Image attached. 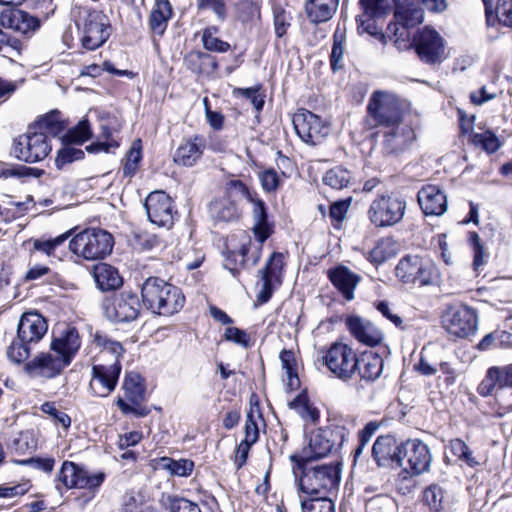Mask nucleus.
Here are the masks:
<instances>
[{"label": "nucleus", "mask_w": 512, "mask_h": 512, "mask_svg": "<svg viewBox=\"0 0 512 512\" xmlns=\"http://www.w3.org/2000/svg\"><path fill=\"white\" fill-rule=\"evenodd\" d=\"M248 202L251 204L253 221L251 230L257 244H253L250 236L243 231L238 235L231 236L229 242L232 249L227 248L224 267L231 271L234 276L238 273L240 267L254 266L258 263L263 243L274 232V224L269 221L267 205L264 200L256 194Z\"/></svg>", "instance_id": "f257e3e1"}, {"label": "nucleus", "mask_w": 512, "mask_h": 512, "mask_svg": "<svg viewBox=\"0 0 512 512\" xmlns=\"http://www.w3.org/2000/svg\"><path fill=\"white\" fill-rule=\"evenodd\" d=\"M141 296L144 306L162 316L177 313L185 303V297L178 287L158 277L144 281Z\"/></svg>", "instance_id": "f03ea898"}, {"label": "nucleus", "mask_w": 512, "mask_h": 512, "mask_svg": "<svg viewBox=\"0 0 512 512\" xmlns=\"http://www.w3.org/2000/svg\"><path fill=\"white\" fill-rule=\"evenodd\" d=\"M38 125L45 132H29L16 140L13 152L19 160L35 163L45 159L51 152L47 134L57 135L63 130L54 115L45 116L39 120Z\"/></svg>", "instance_id": "7ed1b4c3"}, {"label": "nucleus", "mask_w": 512, "mask_h": 512, "mask_svg": "<svg viewBox=\"0 0 512 512\" xmlns=\"http://www.w3.org/2000/svg\"><path fill=\"white\" fill-rule=\"evenodd\" d=\"M48 329L45 318L38 312L24 313L18 323L17 337L8 347L7 355L15 363L28 359L32 344L38 343Z\"/></svg>", "instance_id": "20e7f679"}, {"label": "nucleus", "mask_w": 512, "mask_h": 512, "mask_svg": "<svg viewBox=\"0 0 512 512\" xmlns=\"http://www.w3.org/2000/svg\"><path fill=\"white\" fill-rule=\"evenodd\" d=\"M293 462L296 463L293 468L294 474L297 475V469L301 471L299 484L303 493L312 497L326 496L329 491L338 486L340 474L335 466H312L310 462H304L302 458Z\"/></svg>", "instance_id": "39448f33"}, {"label": "nucleus", "mask_w": 512, "mask_h": 512, "mask_svg": "<svg viewBox=\"0 0 512 512\" xmlns=\"http://www.w3.org/2000/svg\"><path fill=\"white\" fill-rule=\"evenodd\" d=\"M113 246V236L98 228L84 229L71 238L68 244L69 250L85 261L103 260L111 254Z\"/></svg>", "instance_id": "423d86ee"}, {"label": "nucleus", "mask_w": 512, "mask_h": 512, "mask_svg": "<svg viewBox=\"0 0 512 512\" xmlns=\"http://www.w3.org/2000/svg\"><path fill=\"white\" fill-rule=\"evenodd\" d=\"M367 123L371 127L388 128L403 121V110L397 96L385 91H375L367 105Z\"/></svg>", "instance_id": "0eeeda50"}, {"label": "nucleus", "mask_w": 512, "mask_h": 512, "mask_svg": "<svg viewBox=\"0 0 512 512\" xmlns=\"http://www.w3.org/2000/svg\"><path fill=\"white\" fill-rule=\"evenodd\" d=\"M348 434V430L339 424L319 429L311 434L308 449L304 450V455H291L290 459L298 461L299 458H302L304 462H311L313 459L325 457L333 449L340 448Z\"/></svg>", "instance_id": "6e6552de"}, {"label": "nucleus", "mask_w": 512, "mask_h": 512, "mask_svg": "<svg viewBox=\"0 0 512 512\" xmlns=\"http://www.w3.org/2000/svg\"><path fill=\"white\" fill-rule=\"evenodd\" d=\"M406 211V201L393 194L379 195L370 204L367 216L377 228L391 227L399 223Z\"/></svg>", "instance_id": "1a4fd4ad"}, {"label": "nucleus", "mask_w": 512, "mask_h": 512, "mask_svg": "<svg viewBox=\"0 0 512 512\" xmlns=\"http://www.w3.org/2000/svg\"><path fill=\"white\" fill-rule=\"evenodd\" d=\"M321 353L323 365L335 377L347 381L356 373L357 353L350 345L336 341Z\"/></svg>", "instance_id": "9d476101"}, {"label": "nucleus", "mask_w": 512, "mask_h": 512, "mask_svg": "<svg viewBox=\"0 0 512 512\" xmlns=\"http://www.w3.org/2000/svg\"><path fill=\"white\" fill-rule=\"evenodd\" d=\"M396 277L405 284L426 286L433 284L438 272L434 263L418 255L403 257L395 268Z\"/></svg>", "instance_id": "9b49d317"}, {"label": "nucleus", "mask_w": 512, "mask_h": 512, "mask_svg": "<svg viewBox=\"0 0 512 512\" xmlns=\"http://www.w3.org/2000/svg\"><path fill=\"white\" fill-rule=\"evenodd\" d=\"M423 10L415 0H399L396 2L394 18L395 23L388 25V31L392 32L395 44L398 48L408 47V29L415 27L423 21Z\"/></svg>", "instance_id": "f8f14e48"}, {"label": "nucleus", "mask_w": 512, "mask_h": 512, "mask_svg": "<svg viewBox=\"0 0 512 512\" xmlns=\"http://www.w3.org/2000/svg\"><path fill=\"white\" fill-rule=\"evenodd\" d=\"M442 325L452 336L458 338L469 337L477 331V311L467 305L451 306L442 315Z\"/></svg>", "instance_id": "ddd939ff"}, {"label": "nucleus", "mask_w": 512, "mask_h": 512, "mask_svg": "<svg viewBox=\"0 0 512 512\" xmlns=\"http://www.w3.org/2000/svg\"><path fill=\"white\" fill-rule=\"evenodd\" d=\"M105 479L103 472L90 473L83 466L71 461H64L57 475V481L66 489H89L99 488Z\"/></svg>", "instance_id": "4468645a"}, {"label": "nucleus", "mask_w": 512, "mask_h": 512, "mask_svg": "<svg viewBox=\"0 0 512 512\" xmlns=\"http://www.w3.org/2000/svg\"><path fill=\"white\" fill-rule=\"evenodd\" d=\"M125 399L118 398L116 404L124 414H133L141 418L149 414L150 410L142 405L144 400V387L141 384V377L138 373L126 374L123 382Z\"/></svg>", "instance_id": "2eb2a0df"}, {"label": "nucleus", "mask_w": 512, "mask_h": 512, "mask_svg": "<svg viewBox=\"0 0 512 512\" xmlns=\"http://www.w3.org/2000/svg\"><path fill=\"white\" fill-rule=\"evenodd\" d=\"M293 125L301 140L311 145H317L322 142L330 132L327 122L305 109L300 110L294 115Z\"/></svg>", "instance_id": "dca6fc26"}, {"label": "nucleus", "mask_w": 512, "mask_h": 512, "mask_svg": "<svg viewBox=\"0 0 512 512\" xmlns=\"http://www.w3.org/2000/svg\"><path fill=\"white\" fill-rule=\"evenodd\" d=\"M144 207L152 224L167 229L173 226L177 212L173 200L164 191L151 192L146 197Z\"/></svg>", "instance_id": "f3484780"}, {"label": "nucleus", "mask_w": 512, "mask_h": 512, "mask_svg": "<svg viewBox=\"0 0 512 512\" xmlns=\"http://www.w3.org/2000/svg\"><path fill=\"white\" fill-rule=\"evenodd\" d=\"M284 267V255L274 252L268 259L265 267L259 270L260 282L257 300L260 303H266L272 297L274 290L282 283Z\"/></svg>", "instance_id": "a211bd4d"}, {"label": "nucleus", "mask_w": 512, "mask_h": 512, "mask_svg": "<svg viewBox=\"0 0 512 512\" xmlns=\"http://www.w3.org/2000/svg\"><path fill=\"white\" fill-rule=\"evenodd\" d=\"M109 21L102 12L91 11L83 26L82 46L87 50H95L102 46L109 38Z\"/></svg>", "instance_id": "6ab92c4d"}, {"label": "nucleus", "mask_w": 512, "mask_h": 512, "mask_svg": "<svg viewBox=\"0 0 512 512\" xmlns=\"http://www.w3.org/2000/svg\"><path fill=\"white\" fill-rule=\"evenodd\" d=\"M402 464L399 466L414 474L426 472L432 462L429 447L418 439L408 440L401 446Z\"/></svg>", "instance_id": "aec40b11"}, {"label": "nucleus", "mask_w": 512, "mask_h": 512, "mask_svg": "<svg viewBox=\"0 0 512 512\" xmlns=\"http://www.w3.org/2000/svg\"><path fill=\"white\" fill-rule=\"evenodd\" d=\"M140 307V301L136 294L123 291L106 305L105 314L112 321L130 322L138 317Z\"/></svg>", "instance_id": "412c9836"}, {"label": "nucleus", "mask_w": 512, "mask_h": 512, "mask_svg": "<svg viewBox=\"0 0 512 512\" xmlns=\"http://www.w3.org/2000/svg\"><path fill=\"white\" fill-rule=\"evenodd\" d=\"M121 363L114 360L109 365L96 364L92 367V378L90 388L92 392L100 397L108 396L116 387L120 373Z\"/></svg>", "instance_id": "4be33fe9"}, {"label": "nucleus", "mask_w": 512, "mask_h": 512, "mask_svg": "<svg viewBox=\"0 0 512 512\" xmlns=\"http://www.w3.org/2000/svg\"><path fill=\"white\" fill-rule=\"evenodd\" d=\"M68 365V362L62 356L50 349L49 352L40 353L27 362L25 371L31 376L54 378Z\"/></svg>", "instance_id": "5701e85b"}, {"label": "nucleus", "mask_w": 512, "mask_h": 512, "mask_svg": "<svg viewBox=\"0 0 512 512\" xmlns=\"http://www.w3.org/2000/svg\"><path fill=\"white\" fill-rule=\"evenodd\" d=\"M416 52L420 59L428 64L441 62L445 58L442 37L431 28L425 27L417 40Z\"/></svg>", "instance_id": "b1692460"}, {"label": "nucleus", "mask_w": 512, "mask_h": 512, "mask_svg": "<svg viewBox=\"0 0 512 512\" xmlns=\"http://www.w3.org/2000/svg\"><path fill=\"white\" fill-rule=\"evenodd\" d=\"M345 326L350 334L361 344L376 346L383 340V334L372 322L357 315H349Z\"/></svg>", "instance_id": "393cba45"}, {"label": "nucleus", "mask_w": 512, "mask_h": 512, "mask_svg": "<svg viewBox=\"0 0 512 512\" xmlns=\"http://www.w3.org/2000/svg\"><path fill=\"white\" fill-rule=\"evenodd\" d=\"M81 343L78 330L75 327L66 326L63 330L54 334L50 348L70 364L78 353Z\"/></svg>", "instance_id": "a878e982"}, {"label": "nucleus", "mask_w": 512, "mask_h": 512, "mask_svg": "<svg viewBox=\"0 0 512 512\" xmlns=\"http://www.w3.org/2000/svg\"><path fill=\"white\" fill-rule=\"evenodd\" d=\"M417 200L426 216H441L447 210V197L437 185H424L418 191Z\"/></svg>", "instance_id": "bb28decb"}, {"label": "nucleus", "mask_w": 512, "mask_h": 512, "mask_svg": "<svg viewBox=\"0 0 512 512\" xmlns=\"http://www.w3.org/2000/svg\"><path fill=\"white\" fill-rule=\"evenodd\" d=\"M206 148V139L203 135H193L183 139L174 153V162L184 167H193L201 159Z\"/></svg>", "instance_id": "cd10ccee"}, {"label": "nucleus", "mask_w": 512, "mask_h": 512, "mask_svg": "<svg viewBox=\"0 0 512 512\" xmlns=\"http://www.w3.org/2000/svg\"><path fill=\"white\" fill-rule=\"evenodd\" d=\"M383 149L386 153L395 154L404 151L415 139L414 130L403 121L392 127L385 128Z\"/></svg>", "instance_id": "c85d7f7f"}, {"label": "nucleus", "mask_w": 512, "mask_h": 512, "mask_svg": "<svg viewBox=\"0 0 512 512\" xmlns=\"http://www.w3.org/2000/svg\"><path fill=\"white\" fill-rule=\"evenodd\" d=\"M372 457L379 467L388 466L393 462L402 464L401 446L391 435L379 436L372 446Z\"/></svg>", "instance_id": "c756f323"}, {"label": "nucleus", "mask_w": 512, "mask_h": 512, "mask_svg": "<svg viewBox=\"0 0 512 512\" xmlns=\"http://www.w3.org/2000/svg\"><path fill=\"white\" fill-rule=\"evenodd\" d=\"M0 24L4 28L28 35L39 29L40 20L23 10L14 9L0 14Z\"/></svg>", "instance_id": "7c9ffc66"}, {"label": "nucleus", "mask_w": 512, "mask_h": 512, "mask_svg": "<svg viewBox=\"0 0 512 512\" xmlns=\"http://www.w3.org/2000/svg\"><path fill=\"white\" fill-rule=\"evenodd\" d=\"M482 385V395H490L505 387L512 389V364L489 368Z\"/></svg>", "instance_id": "2f4dec72"}, {"label": "nucleus", "mask_w": 512, "mask_h": 512, "mask_svg": "<svg viewBox=\"0 0 512 512\" xmlns=\"http://www.w3.org/2000/svg\"><path fill=\"white\" fill-rule=\"evenodd\" d=\"M328 277L332 284L343 294L348 301L354 298V289L360 278L347 267L338 266L328 271Z\"/></svg>", "instance_id": "473e14b6"}, {"label": "nucleus", "mask_w": 512, "mask_h": 512, "mask_svg": "<svg viewBox=\"0 0 512 512\" xmlns=\"http://www.w3.org/2000/svg\"><path fill=\"white\" fill-rule=\"evenodd\" d=\"M188 70L198 75H212L218 69L217 59L205 52L191 51L184 58Z\"/></svg>", "instance_id": "72a5a7b5"}, {"label": "nucleus", "mask_w": 512, "mask_h": 512, "mask_svg": "<svg viewBox=\"0 0 512 512\" xmlns=\"http://www.w3.org/2000/svg\"><path fill=\"white\" fill-rule=\"evenodd\" d=\"M172 14V6L168 0H156L149 16V27L154 35L164 34Z\"/></svg>", "instance_id": "f704fd0d"}, {"label": "nucleus", "mask_w": 512, "mask_h": 512, "mask_svg": "<svg viewBox=\"0 0 512 512\" xmlns=\"http://www.w3.org/2000/svg\"><path fill=\"white\" fill-rule=\"evenodd\" d=\"M398 252V245L391 237H384L377 241L375 246L364 254L373 265L378 266L394 257Z\"/></svg>", "instance_id": "c9c22d12"}, {"label": "nucleus", "mask_w": 512, "mask_h": 512, "mask_svg": "<svg viewBox=\"0 0 512 512\" xmlns=\"http://www.w3.org/2000/svg\"><path fill=\"white\" fill-rule=\"evenodd\" d=\"M383 368V359L376 353L366 352L357 357L356 372L362 379L371 381L377 379Z\"/></svg>", "instance_id": "e433bc0d"}, {"label": "nucleus", "mask_w": 512, "mask_h": 512, "mask_svg": "<svg viewBox=\"0 0 512 512\" xmlns=\"http://www.w3.org/2000/svg\"><path fill=\"white\" fill-rule=\"evenodd\" d=\"M485 5L486 24L488 27L501 24L512 27V0H499L496 10L493 11L490 5L482 0Z\"/></svg>", "instance_id": "4c0bfd02"}, {"label": "nucleus", "mask_w": 512, "mask_h": 512, "mask_svg": "<svg viewBox=\"0 0 512 512\" xmlns=\"http://www.w3.org/2000/svg\"><path fill=\"white\" fill-rule=\"evenodd\" d=\"M360 5L364 11L363 16H359L357 21L359 22V26L366 32L372 34V25L371 23H367L363 19V17L371 18H381L384 17L389 9V1L388 0H360Z\"/></svg>", "instance_id": "58836bf2"}, {"label": "nucleus", "mask_w": 512, "mask_h": 512, "mask_svg": "<svg viewBox=\"0 0 512 512\" xmlns=\"http://www.w3.org/2000/svg\"><path fill=\"white\" fill-rule=\"evenodd\" d=\"M211 217L217 222H233L238 220L239 212L230 198H221L211 202L209 206Z\"/></svg>", "instance_id": "ea45409f"}, {"label": "nucleus", "mask_w": 512, "mask_h": 512, "mask_svg": "<svg viewBox=\"0 0 512 512\" xmlns=\"http://www.w3.org/2000/svg\"><path fill=\"white\" fill-rule=\"evenodd\" d=\"M94 279L97 286L102 291L116 289L122 284V279L118 271L114 267L104 263L95 266Z\"/></svg>", "instance_id": "a19ab883"}, {"label": "nucleus", "mask_w": 512, "mask_h": 512, "mask_svg": "<svg viewBox=\"0 0 512 512\" xmlns=\"http://www.w3.org/2000/svg\"><path fill=\"white\" fill-rule=\"evenodd\" d=\"M70 236L71 230L51 239H37L34 241L33 247L35 250L45 253L48 257L61 259L63 251L59 250L60 248L64 247L65 242Z\"/></svg>", "instance_id": "79ce46f5"}, {"label": "nucleus", "mask_w": 512, "mask_h": 512, "mask_svg": "<svg viewBox=\"0 0 512 512\" xmlns=\"http://www.w3.org/2000/svg\"><path fill=\"white\" fill-rule=\"evenodd\" d=\"M219 31L216 26H208L202 31L201 42L204 49L213 53H226L230 50L231 45L220 39Z\"/></svg>", "instance_id": "37998d69"}, {"label": "nucleus", "mask_w": 512, "mask_h": 512, "mask_svg": "<svg viewBox=\"0 0 512 512\" xmlns=\"http://www.w3.org/2000/svg\"><path fill=\"white\" fill-rule=\"evenodd\" d=\"M158 468L168 471L172 476L187 477L194 469V462L190 459L174 460L162 457L157 462Z\"/></svg>", "instance_id": "c03bdc74"}, {"label": "nucleus", "mask_w": 512, "mask_h": 512, "mask_svg": "<svg viewBox=\"0 0 512 512\" xmlns=\"http://www.w3.org/2000/svg\"><path fill=\"white\" fill-rule=\"evenodd\" d=\"M305 10L308 19L313 23L326 22L332 18L336 9L329 6L327 3L318 2L316 0H307Z\"/></svg>", "instance_id": "a18cd8bd"}, {"label": "nucleus", "mask_w": 512, "mask_h": 512, "mask_svg": "<svg viewBox=\"0 0 512 512\" xmlns=\"http://www.w3.org/2000/svg\"><path fill=\"white\" fill-rule=\"evenodd\" d=\"M280 361L282 369L285 371L286 384L289 390H294L299 387L300 380L296 372V361L294 352L291 350H282L280 353Z\"/></svg>", "instance_id": "49530a36"}, {"label": "nucleus", "mask_w": 512, "mask_h": 512, "mask_svg": "<svg viewBox=\"0 0 512 512\" xmlns=\"http://www.w3.org/2000/svg\"><path fill=\"white\" fill-rule=\"evenodd\" d=\"M351 179L350 172L342 167H335L328 170L323 176V183L333 189H343L347 187Z\"/></svg>", "instance_id": "de8ad7c7"}, {"label": "nucleus", "mask_w": 512, "mask_h": 512, "mask_svg": "<svg viewBox=\"0 0 512 512\" xmlns=\"http://www.w3.org/2000/svg\"><path fill=\"white\" fill-rule=\"evenodd\" d=\"M446 458H449V454L456 457L459 460L466 462L470 467H474L478 462L471 457V451L466 443L460 439H453L449 442L446 447Z\"/></svg>", "instance_id": "09e8293b"}, {"label": "nucleus", "mask_w": 512, "mask_h": 512, "mask_svg": "<svg viewBox=\"0 0 512 512\" xmlns=\"http://www.w3.org/2000/svg\"><path fill=\"white\" fill-rule=\"evenodd\" d=\"M422 501L426 506H428L430 511H440L443 508L444 503L443 489L437 484L428 486L422 493Z\"/></svg>", "instance_id": "8fccbe9b"}, {"label": "nucleus", "mask_w": 512, "mask_h": 512, "mask_svg": "<svg viewBox=\"0 0 512 512\" xmlns=\"http://www.w3.org/2000/svg\"><path fill=\"white\" fill-rule=\"evenodd\" d=\"M301 507L303 512H336L334 503L327 496L301 499Z\"/></svg>", "instance_id": "3c124183"}, {"label": "nucleus", "mask_w": 512, "mask_h": 512, "mask_svg": "<svg viewBox=\"0 0 512 512\" xmlns=\"http://www.w3.org/2000/svg\"><path fill=\"white\" fill-rule=\"evenodd\" d=\"M142 159V143L140 139L133 141L123 167V173L126 176H132Z\"/></svg>", "instance_id": "603ef678"}, {"label": "nucleus", "mask_w": 512, "mask_h": 512, "mask_svg": "<svg viewBox=\"0 0 512 512\" xmlns=\"http://www.w3.org/2000/svg\"><path fill=\"white\" fill-rule=\"evenodd\" d=\"M94 343L98 347L102 348V354H112L114 356V360H119L124 351L120 342L114 341L110 339L107 335L98 331L94 334Z\"/></svg>", "instance_id": "864d4df0"}, {"label": "nucleus", "mask_w": 512, "mask_h": 512, "mask_svg": "<svg viewBox=\"0 0 512 512\" xmlns=\"http://www.w3.org/2000/svg\"><path fill=\"white\" fill-rule=\"evenodd\" d=\"M458 116L460 122V130L463 136L468 137V141L473 143L475 146L480 145V136L476 133H473L474 122L476 119V115H467L464 110L458 109Z\"/></svg>", "instance_id": "5fc2aeb1"}, {"label": "nucleus", "mask_w": 512, "mask_h": 512, "mask_svg": "<svg viewBox=\"0 0 512 512\" xmlns=\"http://www.w3.org/2000/svg\"><path fill=\"white\" fill-rule=\"evenodd\" d=\"M91 136L90 126L87 120L80 121L74 128L70 129L64 136L67 143L82 144Z\"/></svg>", "instance_id": "6e6d98bb"}, {"label": "nucleus", "mask_w": 512, "mask_h": 512, "mask_svg": "<svg viewBox=\"0 0 512 512\" xmlns=\"http://www.w3.org/2000/svg\"><path fill=\"white\" fill-rule=\"evenodd\" d=\"M36 445L37 443L30 431L20 432L12 443L14 450L19 454L32 452L36 448Z\"/></svg>", "instance_id": "4d7b16f0"}, {"label": "nucleus", "mask_w": 512, "mask_h": 512, "mask_svg": "<svg viewBox=\"0 0 512 512\" xmlns=\"http://www.w3.org/2000/svg\"><path fill=\"white\" fill-rule=\"evenodd\" d=\"M366 512H394V501L387 495H377L366 502Z\"/></svg>", "instance_id": "13d9d810"}, {"label": "nucleus", "mask_w": 512, "mask_h": 512, "mask_svg": "<svg viewBox=\"0 0 512 512\" xmlns=\"http://www.w3.org/2000/svg\"><path fill=\"white\" fill-rule=\"evenodd\" d=\"M503 143L504 139L498 137L492 130L482 131V150L487 154H495Z\"/></svg>", "instance_id": "bf43d9fd"}, {"label": "nucleus", "mask_w": 512, "mask_h": 512, "mask_svg": "<svg viewBox=\"0 0 512 512\" xmlns=\"http://www.w3.org/2000/svg\"><path fill=\"white\" fill-rule=\"evenodd\" d=\"M170 512H201L199 506L185 498L169 497L167 499Z\"/></svg>", "instance_id": "052dcab7"}, {"label": "nucleus", "mask_w": 512, "mask_h": 512, "mask_svg": "<svg viewBox=\"0 0 512 512\" xmlns=\"http://www.w3.org/2000/svg\"><path fill=\"white\" fill-rule=\"evenodd\" d=\"M197 7L200 10H211L221 21L225 20L227 10L224 0H197Z\"/></svg>", "instance_id": "680f3d73"}, {"label": "nucleus", "mask_w": 512, "mask_h": 512, "mask_svg": "<svg viewBox=\"0 0 512 512\" xmlns=\"http://www.w3.org/2000/svg\"><path fill=\"white\" fill-rule=\"evenodd\" d=\"M259 179L264 191L275 192L280 186L281 180L274 169H268L260 173Z\"/></svg>", "instance_id": "e2e57ef3"}, {"label": "nucleus", "mask_w": 512, "mask_h": 512, "mask_svg": "<svg viewBox=\"0 0 512 512\" xmlns=\"http://www.w3.org/2000/svg\"><path fill=\"white\" fill-rule=\"evenodd\" d=\"M227 193L230 197L241 196L250 201L257 193L250 191L249 188L240 180H231L226 185Z\"/></svg>", "instance_id": "0e129e2a"}, {"label": "nucleus", "mask_w": 512, "mask_h": 512, "mask_svg": "<svg viewBox=\"0 0 512 512\" xmlns=\"http://www.w3.org/2000/svg\"><path fill=\"white\" fill-rule=\"evenodd\" d=\"M41 411L50 415L57 423L61 424L64 428H68L71 424L70 417L62 411H59L55 404L52 402H45L41 405Z\"/></svg>", "instance_id": "69168bd1"}, {"label": "nucleus", "mask_w": 512, "mask_h": 512, "mask_svg": "<svg viewBox=\"0 0 512 512\" xmlns=\"http://www.w3.org/2000/svg\"><path fill=\"white\" fill-rule=\"evenodd\" d=\"M224 339L242 347H248L250 345L249 335L244 330L237 327H227L224 332Z\"/></svg>", "instance_id": "338daca9"}, {"label": "nucleus", "mask_w": 512, "mask_h": 512, "mask_svg": "<svg viewBox=\"0 0 512 512\" xmlns=\"http://www.w3.org/2000/svg\"><path fill=\"white\" fill-rule=\"evenodd\" d=\"M84 157V152L81 149L66 146L62 148L57 155L56 163L60 167L66 163H70L74 160H79Z\"/></svg>", "instance_id": "774afa93"}]
</instances>
